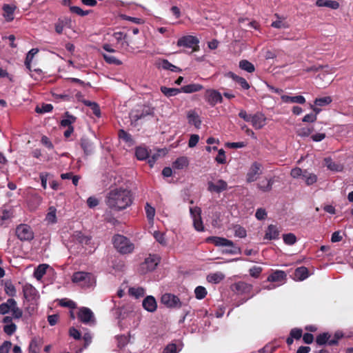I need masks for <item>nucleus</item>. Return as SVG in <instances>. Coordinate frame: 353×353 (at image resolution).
<instances>
[{
	"label": "nucleus",
	"mask_w": 353,
	"mask_h": 353,
	"mask_svg": "<svg viewBox=\"0 0 353 353\" xmlns=\"http://www.w3.org/2000/svg\"><path fill=\"white\" fill-rule=\"evenodd\" d=\"M105 202L110 210L117 212L122 211L132 205L133 194L128 188H114L108 192Z\"/></svg>",
	"instance_id": "1"
},
{
	"label": "nucleus",
	"mask_w": 353,
	"mask_h": 353,
	"mask_svg": "<svg viewBox=\"0 0 353 353\" xmlns=\"http://www.w3.org/2000/svg\"><path fill=\"white\" fill-rule=\"evenodd\" d=\"M112 243L117 250L122 254H130L134 251V245L123 235L115 234Z\"/></svg>",
	"instance_id": "2"
},
{
	"label": "nucleus",
	"mask_w": 353,
	"mask_h": 353,
	"mask_svg": "<svg viewBox=\"0 0 353 353\" xmlns=\"http://www.w3.org/2000/svg\"><path fill=\"white\" fill-rule=\"evenodd\" d=\"M199 40L196 37L186 35L179 38L177 41V46L191 49V52L199 50Z\"/></svg>",
	"instance_id": "3"
},
{
	"label": "nucleus",
	"mask_w": 353,
	"mask_h": 353,
	"mask_svg": "<svg viewBox=\"0 0 353 353\" xmlns=\"http://www.w3.org/2000/svg\"><path fill=\"white\" fill-rule=\"evenodd\" d=\"M16 236L21 241H30L34 237V232L31 227L27 224L21 223L17 226Z\"/></svg>",
	"instance_id": "4"
},
{
	"label": "nucleus",
	"mask_w": 353,
	"mask_h": 353,
	"mask_svg": "<svg viewBox=\"0 0 353 353\" xmlns=\"http://www.w3.org/2000/svg\"><path fill=\"white\" fill-rule=\"evenodd\" d=\"M72 240L81 244L83 248L85 246H89L90 249L88 250V253L91 254L95 250L94 243L92 242V236L85 235L81 231H75L72 236Z\"/></svg>",
	"instance_id": "5"
},
{
	"label": "nucleus",
	"mask_w": 353,
	"mask_h": 353,
	"mask_svg": "<svg viewBox=\"0 0 353 353\" xmlns=\"http://www.w3.org/2000/svg\"><path fill=\"white\" fill-rule=\"evenodd\" d=\"M160 262V258L157 254H150L141 264L140 269L142 274L154 270Z\"/></svg>",
	"instance_id": "6"
},
{
	"label": "nucleus",
	"mask_w": 353,
	"mask_h": 353,
	"mask_svg": "<svg viewBox=\"0 0 353 353\" xmlns=\"http://www.w3.org/2000/svg\"><path fill=\"white\" fill-rule=\"evenodd\" d=\"M72 282L79 283L82 286L89 287L93 282V276L91 273L77 272L73 274Z\"/></svg>",
	"instance_id": "7"
},
{
	"label": "nucleus",
	"mask_w": 353,
	"mask_h": 353,
	"mask_svg": "<svg viewBox=\"0 0 353 353\" xmlns=\"http://www.w3.org/2000/svg\"><path fill=\"white\" fill-rule=\"evenodd\" d=\"M77 316L78 319L84 324L94 325L95 318L92 311L86 307H81L79 309Z\"/></svg>",
	"instance_id": "8"
},
{
	"label": "nucleus",
	"mask_w": 353,
	"mask_h": 353,
	"mask_svg": "<svg viewBox=\"0 0 353 353\" xmlns=\"http://www.w3.org/2000/svg\"><path fill=\"white\" fill-rule=\"evenodd\" d=\"M205 101L212 107L215 106L217 103L223 102V97L221 94L216 90L208 89L203 95Z\"/></svg>",
	"instance_id": "9"
},
{
	"label": "nucleus",
	"mask_w": 353,
	"mask_h": 353,
	"mask_svg": "<svg viewBox=\"0 0 353 353\" xmlns=\"http://www.w3.org/2000/svg\"><path fill=\"white\" fill-rule=\"evenodd\" d=\"M263 173V165L261 163L254 161L250 165L247 174L246 181L252 183L256 181L259 176Z\"/></svg>",
	"instance_id": "10"
},
{
	"label": "nucleus",
	"mask_w": 353,
	"mask_h": 353,
	"mask_svg": "<svg viewBox=\"0 0 353 353\" xmlns=\"http://www.w3.org/2000/svg\"><path fill=\"white\" fill-rule=\"evenodd\" d=\"M190 216L193 220L194 228L198 232L204 231V226L201 219V209L199 207L190 208Z\"/></svg>",
	"instance_id": "11"
},
{
	"label": "nucleus",
	"mask_w": 353,
	"mask_h": 353,
	"mask_svg": "<svg viewBox=\"0 0 353 353\" xmlns=\"http://www.w3.org/2000/svg\"><path fill=\"white\" fill-rule=\"evenodd\" d=\"M161 302L170 308H180L182 306V303L179 298L170 293H165L163 294L161 298Z\"/></svg>",
	"instance_id": "12"
},
{
	"label": "nucleus",
	"mask_w": 353,
	"mask_h": 353,
	"mask_svg": "<svg viewBox=\"0 0 353 353\" xmlns=\"http://www.w3.org/2000/svg\"><path fill=\"white\" fill-rule=\"evenodd\" d=\"M253 286L252 284L245 283L244 281H239L232 285V290L238 294H250L252 290Z\"/></svg>",
	"instance_id": "13"
},
{
	"label": "nucleus",
	"mask_w": 353,
	"mask_h": 353,
	"mask_svg": "<svg viewBox=\"0 0 353 353\" xmlns=\"http://www.w3.org/2000/svg\"><path fill=\"white\" fill-rule=\"evenodd\" d=\"M228 189V183L223 179L217 181L216 183L208 181V190L210 192L221 193Z\"/></svg>",
	"instance_id": "14"
},
{
	"label": "nucleus",
	"mask_w": 353,
	"mask_h": 353,
	"mask_svg": "<svg viewBox=\"0 0 353 353\" xmlns=\"http://www.w3.org/2000/svg\"><path fill=\"white\" fill-rule=\"evenodd\" d=\"M207 243H213L215 246H232L233 241L219 236H209L206 239Z\"/></svg>",
	"instance_id": "15"
},
{
	"label": "nucleus",
	"mask_w": 353,
	"mask_h": 353,
	"mask_svg": "<svg viewBox=\"0 0 353 353\" xmlns=\"http://www.w3.org/2000/svg\"><path fill=\"white\" fill-rule=\"evenodd\" d=\"M23 293L24 298L28 301L35 299L37 296V290L30 283L23 286Z\"/></svg>",
	"instance_id": "16"
},
{
	"label": "nucleus",
	"mask_w": 353,
	"mask_h": 353,
	"mask_svg": "<svg viewBox=\"0 0 353 353\" xmlns=\"http://www.w3.org/2000/svg\"><path fill=\"white\" fill-rule=\"evenodd\" d=\"M143 307L150 312H154L157 310V303L155 298L152 296H147L142 302Z\"/></svg>",
	"instance_id": "17"
},
{
	"label": "nucleus",
	"mask_w": 353,
	"mask_h": 353,
	"mask_svg": "<svg viewBox=\"0 0 353 353\" xmlns=\"http://www.w3.org/2000/svg\"><path fill=\"white\" fill-rule=\"evenodd\" d=\"M265 117L263 114L257 112L252 115L251 123L256 129H261L265 125Z\"/></svg>",
	"instance_id": "18"
},
{
	"label": "nucleus",
	"mask_w": 353,
	"mask_h": 353,
	"mask_svg": "<svg viewBox=\"0 0 353 353\" xmlns=\"http://www.w3.org/2000/svg\"><path fill=\"white\" fill-rule=\"evenodd\" d=\"M279 234L280 230L279 228L275 225L270 224L265 231L264 239L268 240L279 239Z\"/></svg>",
	"instance_id": "19"
},
{
	"label": "nucleus",
	"mask_w": 353,
	"mask_h": 353,
	"mask_svg": "<svg viewBox=\"0 0 353 353\" xmlns=\"http://www.w3.org/2000/svg\"><path fill=\"white\" fill-rule=\"evenodd\" d=\"M225 77L232 79L238 83L243 90H248L250 88V84L245 78L239 77L232 72H228L226 73Z\"/></svg>",
	"instance_id": "20"
},
{
	"label": "nucleus",
	"mask_w": 353,
	"mask_h": 353,
	"mask_svg": "<svg viewBox=\"0 0 353 353\" xmlns=\"http://www.w3.org/2000/svg\"><path fill=\"white\" fill-rule=\"evenodd\" d=\"M114 38L117 40V42H119L120 41H123L121 43L122 46H123V48L128 51L130 50L129 48H131V50H133L134 48L130 46V43L131 41L128 40V35L127 34H123L121 32H114L113 34Z\"/></svg>",
	"instance_id": "21"
},
{
	"label": "nucleus",
	"mask_w": 353,
	"mask_h": 353,
	"mask_svg": "<svg viewBox=\"0 0 353 353\" xmlns=\"http://www.w3.org/2000/svg\"><path fill=\"white\" fill-rule=\"evenodd\" d=\"M188 123L194 125L197 129H199L201 125V120L199 114L194 110H190L187 114Z\"/></svg>",
	"instance_id": "22"
},
{
	"label": "nucleus",
	"mask_w": 353,
	"mask_h": 353,
	"mask_svg": "<svg viewBox=\"0 0 353 353\" xmlns=\"http://www.w3.org/2000/svg\"><path fill=\"white\" fill-rule=\"evenodd\" d=\"M14 217V210L12 208H2L0 214V225H3L7 221L11 220Z\"/></svg>",
	"instance_id": "23"
},
{
	"label": "nucleus",
	"mask_w": 353,
	"mask_h": 353,
	"mask_svg": "<svg viewBox=\"0 0 353 353\" xmlns=\"http://www.w3.org/2000/svg\"><path fill=\"white\" fill-rule=\"evenodd\" d=\"M16 305V301L12 299H8L6 302L0 304V314L5 315L11 312L12 309Z\"/></svg>",
	"instance_id": "24"
},
{
	"label": "nucleus",
	"mask_w": 353,
	"mask_h": 353,
	"mask_svg": "<svg viewBox=\"0 0 353 353\" xmlns=\"http://www.w3.org/2000/svg\"><path fill=\"white\" fill-rule=\"evenodd\" d=\"M287 274L283 270H276L268 277L269 282H282L286 279Z\"/></svg>",
	"instance_id": "25"
},
{
	"label": "nucleus",
	"mask_w": 353,
	"mask_h": 353,
	"mask_svg": "<svg viewBox=\"0 0 353 353\" xmlns=\"http://www.w3.org/2000/svg\"><path fill=\"white\" fill-rule=\"evenodd\" d=\"M316 6L318 7H327L334 10L339 8V3L334 0H316Z\"/></svg>",
	"instance_id": "26"
},
{
	"label": "nucleus",
	"mask_w": 353,
	"mask_h": 353,
	"mask_svg": "<svg viewBox=\"0 0 353 353\" xmlns=\"http://www.w3.org/2000/svg\"><path fill=\"white\" fill-rule=\"evenodd\" d=\"M16 6L9 4H4L3 6V16L7 21H12L14 19V12Z\"/></svg>",
	"instance_id": "27"
},
{
	"label": "nucleus",
	"mask_w": 353,
	"mask_h": 353,
	"mask_svg": "<svg viewBox=\"0 0 353 353\" xmlns=\"http://www.w3.org/2000/svg\"><path fill=\"white\" fill-rule=\"evenodd\" d=\"M281 99L285 103H296L299 104H303L305 103V99L301 95L294 97L283 95L281 96Z\"/></svg>",
	"instance_id": "28"
},
{
	"label": "nucleus",
	"mask_w": 353,
	"mask_h": 353,
	"mask_svg": "<svg viewBox=\"0 0 353 353\" xmlns=\"http://www.w3.org/2000/svg\"><path fill=\"white\" fill-rule=\"evenodd\" d=\"M42 342L39 338H33L29 345V353H39Z\"/></svg>",
	"instance_id": "29"
},
{
	"label": "nucleus",
	"mask_w": 353,
	"mask_h": 353,
	"mask_svg": "<svg viewBox=\"0 0 353 353\" xmlns=\"http://www.w3.org/2000/svg\"><path fill=\"white\" fill-rule=\"evenodd\" d=\"M203 85L199 83H190L183 85L181 88V92L184 93H193L199 92L203 89Z\"/></svg>",
	"instance_id": "30"
},
{
	"label": "nucleus",
	"mask_w": 353,
	"mask_h": 353,
	"mask_svg": "<svg viewBox=\"0 0 353 353\" xmlns=\"http://www.w3.org/2000/svg\"><path fill=\"white\" fill-rule=\"evenodd\" d=\"M81 147L86 155H89L93 152V145L92 142L87 138L83 137L81 139Z\"/></svg>",
	"instance_id": "31"
},
{
	"label": "nucleus",
	"mask_w": 353,
	"mask_h": 353,
	"mask_svg": "<svg viewBox=\"0 0 353 353\" xmlns=\"http://www.w3.org/2000/svg\"><path fill=\"white\" fill-rule=\"evenodd\" d=\"M309 276V271L306 267L297 268L294 271V276L299 281H303Z\"/></svg>",
	"instance_id": "32"
},
{
	"label": "nucleus",
	"mask_w": 353,
	"mask_h": 353,
	"mask_svg": "<svg viewBox=\"0 0 353 353\" xmlns=\"http://www.w3.org/2000/svg\"><path fill=\"white\" fill-rule=\"evenodd\" d=\"M274 184L272 179H265L257 183V188L264 192H270Z\"/></svg>",
	"instance_id": "33"
},
{
	"label": "nucleus",
	"mask_w": 353,
	"mask_h": 353,
	"mask_svg": "<svg viewBox=\"0 0 353 353\" xmlns=\"http://www.w3.org/2000/svg\"><path fill=\"white\" fill-rule=\"evenodd\" d=\"M161 92L166 97H170L173 96H176L181 92V88H167L165 86H161L160 88Z\"/></svg>",
	"instance_id": "34"
},
{
	"label": "nucleus",
	"mask_w": 353,
	"mask_h": 353,
	"mask_svg": "<svg viewBox=\"0 0 353 353\" xmlns=\"http://www.w3.org/2000/svg\"><path fill=\"white\" fill-rule=\"evenodd\" d=\"M39 52L37 48H32L26 54V60H25V65L26 68L29 70V72L32 71L31 68V63L34 57V55Z\"/></svg>",
	"instance_id": "35"
},
{
	"label": "nucleus",
	"mask_w": 353,
	"mask_h": 353,
	"mask_svg": "<svg viewBox=\"0 0 353 353\" xmlns=\"http://www.w3.org/2000/svg\"><path fill=\"white\" fill-rule=\"evenodd\" d=\"M65 119L61 121V126L62 127H68L72 126V124L76 121L77 118L71 115L68 112L65 113Z\"/></svg>",
	"instance_id": "36"
},
{
	"label": "nucleus",
	"mask_w": 353,
	"mask_h": 353,
	"mask_svg": "<svg viewBox=\"0 0 353 353\" xmlns=\"http://www.w3.org/2000/svg\"><path fill=\"white\" fill-rule=\"evenodd\" d=\"M83 104L88 107H90L92 110V113L97 117H101V110L99 105L96 102H92L88 100L83 101Z\"/></svg>",
	"instance_id": "37"
},
{
	"label": "nucleus",
	"mask_w": 353,
	"mask_h": 353,
	"mask_svg": "<svg viewBox=\"0 0 353 353\" xmlns=\"http://www.w3.org/2000/svg\"><path fill=\"white\" fill-rule=\"evenodd\" d=\"M135 156L138 160L143 161L149 157V152L145 148L139 146L136 148Z\"/></svg>",
	"instance_id": "38"
},
{
	"label": "nucleus",
	"mask_w": 353,
	"mask_h": 353,
	"mask_svg": "<svg viewBox=\"0 0 353 353\" xmlns=\"http://www.w3.org/2000/svg\"><path fill=\"white\" fill-rule=\"evenodd\" d=\"M331 337V335L328 332H323L322 334H319L316 337V343L319 345H323L325 344L329 345V341H330V339Z\"/></svg>",
	"instance_id": "39"
},
{
	"label": "nucleus",
	"mask_w": 353,
	"mask_h": 353,
	"mask_svg": "<svg viewBox=\"0 0 353 353\" xmlns=\"http://www.w3.org/2000/svg\"><path fill=\"white\" fill-rule=\"evenodd\" d=\"M4 290L7 295L10 297L16 296V288L11 281H6L4 283Z\"/></svg>",
	"instance_id": "40"
},
{
	"label": "nucleus",
	"mask_w": 353,
	"mask_h": 353,
	"mask_svg": "<svg viewBox=\"0 0 353 353\" xmlns=\"http://www.w3.org/2000/svg\"><path fill=\"white\" fill-rule=\"evenodd\" d=\"M303 179L305 180L307 185H311L315 183L317 181V176L314 173L309 172L307 170H305V174Z\"/></svg>",
	"instance_id": "41"
},
{
	"label": "nucleus",
	"mask_w": 353,
	"mask_h": 353,
	"mask_svg": "<svg viewBox=\"0 0 353 353\" xmlns=\"http://www.w3.org/2000/svg\"><path fill=\"white\" fill-rule=\"evenodd\" d=\"M239 68L250 73H252L255 70L254 65L251 62L245 59L240 61Z\"/></svg>",
	"instance_id": "42"
},
{
	"label": "nucleus",
	"mask_w": 353,
	"mask_h": 353,
	"mask_svg": "<svg viewBox=\"0 0 353 353\" xmlns=\"http://www.w3.org/2000/svg\"><path fill=\"white\" fill-rule=\"evenodd\" d=\"M48 268V265L47 264H40L37 269L34 270V277L39 280L41 279L44 274L46 273L47 268Z\"/></svg>",
	"instance_id": "43"
},
{
	"label": "nucleus",
	"mask_w": 353,
	"mask_h": 353,
	"mask_svg": "<svg viewBox=\"0 0 353 353\" xmlns=\"http://www.w3.org/2000/svg\"><path fill=\"white\" fill-rule=\"evenodd\" d=\"M188 165V160L185 157H181L178 158L174 163L173 167L174 168L181 170Z\"/></svg>",
	"instance_id": "44"
},
{
	"label": "nucleus",
	"mask_w": 353,
	"mask_h": 353,
	"mask_svg": "<svg viewBox=\"0 0 353 353\" xmlns=\"http://www.w3.org/2000/svg\"><path fill=\"white\" fill-rule=\"evenodd\" d=\"M225 278V276L221 272H216L213 274H210L207 276V279L210 283H219L222 280H223Z\"/></svg>",
	"instance_id": "45"
},
{
	"label": "nucleus",
	"mask_w": 353,
	"mask_h": 353,
	"mask_svg": "<svg viewBox=\"0 0 353 353\" xmlns=\"http://www.w3.org/2000/svg\"><path fill=\"white\" fill-rule=\"evenodd\" d=\"M161 67L164 70H170L172 72H179L181 71V68H179V67L176 66V65H174L173 64H172L170 62H169L166 59H163L161 61Z\"/></svg>",
	"instance_id": "46"
},
{
	"label": "nucleus",
	"mask_w": 353,
	"mask_h": 353,
	"mask_svg": "<svg viewBox=\"0 0 353 353\" xmlns=\"http://www.w3.org/2000/svg\"><path fill=\"white\" fill-rule=\"evenodd\" d=\"M128 292L130 295L134 296L137 299L142 297L145 294V290L141 287L130 288Z\"/></svg>",
	"instance_id": "47"
},
{
	"label": "nucleus",
	"mask_w": 353,
	"mask_h": 353,
	"mask_svg": "<svg viewBox=\"0 0 353 353\" xmlns=\"http://www.w3.org/2000/svg\"><path fill=\"white\" fill-rule=\"evenodd\" d=\"M103 57L106 63L115 65H122V61L113 55L103 54Z\"/></svg>",
	"instance_id": "48"
},
{
	"label": "nucleus",
	"mask_w": 353,
	"mask_h": 353,
	"mask_svg": "<svg viewBox=\"0 0 353 353\" xmlns=\"http://www.w3.org/2000/svg\"><path fill=\"white\" fill-rule=\"evenodd\" d=\"M275 17H276L279 20H276L275 21H273L271 24V26L275 28H288L290 27V25L282 20H280L281 17L279 14H275Z\"/></svg>",
	"instance_id": "49"
},
{
	"label": "nucleus",
	"mask_w": 353,
	"mask_h": 353,
	"mask_svg": "<svg viewBox=\"0 0 353 353\" xmlns=\"http://www.w3.org/2000/svg\"><path fill=\"white\" fill-rule=\"evenodd\" d=\"M145 211L147 219L149 221H152L154 219L155 215V209L149 203H146L145 205Z\"/></svg>",
	"instance_id": "50"
},
{
	"label": "nucleus",
	"mask_w": 353,
	"mask_h": 353,
	"mask_svg": "<svg viewBox=\"0 0 353 353\" xmlns=\"http://www.w3.org/2000/svg\"><path fill=\"white\" fill-rule=\"evenodd\" d=\"M59 305L61 307H68L70 309H74L77 307L76 303L67 298L59 300Z\"/></svg>",
	"instance_id": "51"
},
{
	"label": "nucleus",
	"mask_w": 353,
	"mask_h": 353,
	"mask_svg": "<svg viewBox=\"0 0 353 353\" xmlns=\"http://www.w3.org/2000/svg\"><path fill=\"white\" fill-rule=\"evenodd\" d=\"M284 243L288 245H292L296 242V237L293 233H288L283 235Z\"/></svg>",
	"instance_id": "52"
},
{
	"label": "nucleus",
	"mask_w": 353,
	"mask_h": 353,
	"mask_svg": "<svg viewBox=\"0 0 353 353\" xmlns=\"http://www.w3.org/2000/svg\"><path fill=\"white\" fill-rule=\"evenodd\" d=\"M195 296L197 299H203L207 295V290L203 286H197L194 290Z\"/></svg>",
	"instance_id": "53"
},
{
	"label": "nucleus",
	"mask_w": 353,
	"mask_h": 353,
	"mask_svg": "<svg viewBox=\"0 0 353 353\" xmlns=\"http://www.w3.org/2000/svg\"><path fill=\"white\" fill-rule=\"evenodd\" d=\"M332 102V99L330 97H324L319 99H316L314 101V104L318 106H324L330 104Z\"/></svg>",
	"instance_id": "54"
},
{
	"label": "nucleus",
	"mask_w": 353,
	"mask_h": 353,
	"mask_svg": "<svg viewBox=\"0 0 353 353\" xmlns=\"http://www.w3.org/2000/svg\"><path fill=\"white\" fill-rule=\"evenodd\" d=\"M119 137L126 143H132L133 141L131 134L124 130H119Z\"/></svg>",
	"instance_id": "55"
},
{
	"label": "nucleus",
	"mask_w": 353,
	"mask_h": 353,
	"mask_svg": "<svg viewBox=\"0 0 353 353\" xmlns=\"http://www.w3.org/2000/svg\"><path fill=\"white\" fill-rule=\"evenodd\" d=\"M70 10L71 12L82 17L88 15L90 12L88 10H83L80 7L75 6L70 7Z\"/></svg>",
	"instance_id": "56"
},
{
	"label": "nucleus",
	"mask_w": 353,
	"mask_h": 353,
	"mask_svg": "<svg viewBox=\"0 0 353 353\" xmlns=\"http://www.w3.org/2000/svg\"><path fill=\"white\" fill-rule=\"evenodd\" d=\"M46 219L50 223H56V209L54 207H50L49 208V212L46 215Z\"/></svg>",
	"instance_id": "57"
},
{
	"label": "nucleus",
	"mask_w": 353,
	"mask_h": 353,
	"mask_svg": "<svg viewBox=\"0 0 353 353\" xmlns=\"http://www.w3.org/2000/svg\"><path fill=\"white\" fill-rule=\"evenodd\" d=\"M215 161L220 164H225L226 163L225 152L223 149L218 150V155L216 157Z\"/></svg>",
	"instance_id": "58"
},
{
	"label": "nucleus",
	"mask_w": 353,
	"mask_h": 353,
	"mask_svg": "<svg viewBox=\"0 0 353 353\" xmlns=\"http://www.w3.org/2000/svg\"><path fill=\"white\" fill-rule=\"evenodd\" d=\"M290 335L295 340L300 339L303 336V330L301 328H293L290 332Z\"/></svg>",
	"instance_id": "59"
},
{
	"label": "nucleus",
	"mask_w": 353,
	"mask_h": 353,
	"mask_svg": "<svg viewBox=\"0 0 353 353\" xmlns=\"http://www.w3.org/2000/svg\"><path fill=\"white\" fill-rule=\"evenodd\" d=\"M263 271V268L260 266H253L249 270L250 275L254 278L259 277Z\"/></svg>",
	"instance_id": "60"
},
{
	"label": "nucleus",
	"mask_w": 353,
	"mask_h": 353,
	"mask_svg": "<svg viewBox=\"0 0 353 353\" xmlns=\"http://www.w3.org/2000/svg\"><path fill=\"white\" fill-rule=\"evenodd\" d=\"M17 330V325L14 323H11L10 324H7L3 327V331L8 335L13 334Z\"/></svg>",
	"instance_id": "61"
},
{
	"label": "nucleus",
	"mask_w": 353,
	"mask_h": 353,
	"mask_svg": "<svg viewBox=\"0 0 353 353\" xmlns=\"http://www.w3.org/2000/svg\"><path fill=\"white\" fill-rule=\"evenodd\" d=\"M11 312L12 318L15 319H19L23 316V311L17 306V302L15 306L12 307Z\"/></svg>",
	"instance_id": "62"
},
{
	"label": "nucleus",
	"mask_w": 353,
	"mask_h": 353,
	"mask_svg": "<svg viewBox=\"0 0 353 353\" xmlns=\"http://www.w3.org/2000/svg\"><path fill=\"white\" fill-rule=\"evenodd\" d=\"M313 130V128H302L297 131V134L301 137H308Z\"/></svg>",
	"instance_id": "63"
},
{
	"label": "nucleus",
	"mask_w": 353,
	"mask_h": 353,
	"mask_svg": "<svg viewBox=\"0 0 353 353\" xmlns=\"http://www.w3.org/2000/svg\"><path fill=\"white\" fill-rule=\"evenodd\" d=\"M234 235L240 238H244L246 236L247 232L244 228L236 225L234 228Z\"/></svg>",
	"instance_id": "64"
}]
</instances>
